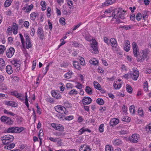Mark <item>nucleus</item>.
<instances>
[{"mask_svg": "<svg viewBox=\"0 0 151 151\" xmlns=\"http://www.w3.org/2000/svg\"><path fill=\"white\" fill-rule=\"evenodd\" d=\"M92 41L91 44L92 49L91 52L95 54H98L99 53V50L98 49L97 42L95 39H92Z\"/></svg>", "mask_w": 151, "mask_h": 151, "instance_id": "obj_4", "label": "nucleus"}, {"mask_svg": "<svg viewBox=\"0 0 151 151\" xmlns=\"http://www.w3.org/2000/svg\"><path fill=\"white\" fill-rule=\"evenodd\" d=\"M73 65L74 67L76 69L78 70H81V68L80 67V64L78 62L76 61H73Z\"/></svg>", "mask_w": 151, "mask_h": 151, "instance_id": "obj_17", "label": "nucleus"}, {"mask_svg": "<svg viewBox=\"0 0 151 151\" xmlns=\"http://www.w3.org/2000/svg\"><path fill=\"white\" fill-rule=\"evenodd\" d=\"M11 63L15 67L17 68L16 69V71H18L20 69V61L17 60H14L11 61Z\"/></svg>", "mask_w": 151, "mask_h": 151, "instance_id": "obj_8", "label": "nucleus"}, {"mask_svg": "<svg viewBox=\"0 0 151 151\" xmlns=\"http://www.w3.org/2000/svg\"><path fill=\"white\" fill-rule=\"evenodd\" d=\"M33 5L32 4L30 5L26 9L25 12H29L33 7Z\"/></svg>", "mask_w": 151, "mask_h": 151, "instance_id": "obj_46", "label": "nucleus"}, {"mask_svg": "<svg viewBox=\"0 0 151 151\" xmlns=\"http://www.w3.org/2000/svg\"><path fill=\"white\" fill-rule=\"evenodd\" d=\"M19 36L21 40V43L23 48H25V41L24 38L22 34H19Z\"/></svg>", "mask_w": 151, "mask_h": 151, "instance_id": "obj_25", "label": "nucleus"}, {"mask_svg": "<svg viewBox=\"0 0 151 151\" xmlns=\"http://www.w3.org/2000/svg\"><path fill=\"white\" fill-rule=\"evenodd\" d=\"M13 29L14 30H18V27L17 25V24L15 23H13V27H12Z\"/></svg>", "mask_w": 151, "mask_h": 151, "instance_id": "obj_60", "label": "nucleus"}, {"mask_svg": "<svg viewBox=\"0 0 151 151\" xmlns=\"http://www.w3.org/2000/svg\"><path fill=\"white\" fill-rule=\"evenodd\" d=\"M119 122V120L116 118H114L111 120L110 122V126H114Z\"/></svg>", "mask_w": 151, "mask_h": 151, "instance_id": "obj_12", "label": "nucleus"}, {"mask_svg": "<svg viewBox=\"0 0 151 151\" xmlns=\"http://www.w3.org/2000/svg\"><path fill=\"white\" fill-rule=\"evenodd\" d=\"M59 138H54L52 137H50L49 138V139L52 142H56L58 141V140H59Z\"/></svg>", "mask_w": 151, "mask_h": 151, "instance_id": "obj_55", "label": "nucleus"}, {"mask_svg": "<svg viewBox=\"0 0 151 151\" xmlns=\"http://www.w3.org/2000/svg\"><path fill=\"white\" fill-rule=\"evenodd\" d=\"M77 94V91L75 89H73L69 92L70 95L76 94Z\"/></svg>", "mask_w": 151, "mask_h": 151, "instance_id": "obj_58", "label": "nucleus"}, {"mask_svg": "<svg viewBox=\"0 0 151 151\" xmlns=\"http://www.w3.org/2000/svg\"><path fill=\"white\" fill-rule=\"evenodd\" d=\"M41 5L42 6V11L45 10L46 9V4L44 1H42L41 2Z\"/></svg>", "mask_w": 151, "mask_h": 151, "instance_id": "obj_28", "label": "nucleus"}, {"mask_svg": "<svg viewBox=\"0 0 151 151\" xmlns=\"http://www.w3.org/2000/svg\"><path fill=\"white\" fill-rule=\"evenodd\" d=\"M133 26L132 25H129L128 26L124 25V26L121 27L120 28L125 30H127L128 29H130Z\"/></svg>", "mask_w": 151, "mask_h": 151, "instance_id": "obj_29", "label": "nucleus"}, {"mask_svg": "<svg viewBox=\"0 0 151 151\" xmlns=\"http://www.w3.org/2000/svg\"><path fill=\"white\" fill-rule=\"evenodd\" d=\"M80 61L81 64V65H85V62L83 58L81 57V59H80Z\"/></svg>", "mask_w": 151, "mask_h": 151, "instance_id": "obj_57", "label": "nucleus"}, {"mask_svg": "<svg viewBox=\"0 0 151 151\" xmlns=\"http://www.w3.org/2000/svg\"><path fill=\"white\" fill-rule=\"evenodd\" d=\"M51 9L50 7H48L47 9V16L50 17L51 15Z\"/></svg>", "mask_w": 151, "mask_h": 151, "instance_id": "obj_53", "label": "nucleus"}, {"mask_svg": "<svg viewBox=\"0 0 151 151\" xmlns=\"http://www.w3.org/2000/svg\"><path fill=\"white\" fill-rule=\"evenodd\" d=\"M148 84L147 81L144 83V88L145 91H147L148 89Z\"/></svg>", "mask_w": 151, "mask_h": 151, "instance_id": "obj_50", "label": "nucleus"}, {"mask_svg": "<svg viewBox=\"0 0 151 151\" xmlns=\"http://www.w3.org/2000/svg\"><path fill=\"white\" fill-rule=\"evenodd\" d=\"M5 62L4 60L1 58H0V65H1L0 68L1 69H2L3 66L5 65Z\"/></svg>", "mask_w": 151, "mask_h": 151, "instance_id": "obj_36", "label": "nucleus"}, {"mask_svg": "<svg viewBox=\"0 0 151 151\" xmlns=\"http://www.w3.org/2000/svg\"><path fill=\"white\" fill-rule=\"evenodd\" d=\"M50 64H51L50 63H49L48 65H47L46 67L45 68V70H43V73L44 74V75H45L47 73V72L49 69V66Z\"/></svg>", "mask_w": 151, "mask_h": 151, "instance_id": "obj_52", "label": "nucleus"}, {"mask_svg": "<svg viewBox=\"0 0 151 151\" xmlns=\"http://www.w3.org/2000/svg\"><path fill=\"white\" fill-rule=\"evenodd\" d=\"M7 119H8L7 117L6 116H2L1 118V120L2 122L5 123L7 121Z\"/></svg>", "mask_w": 151, "mask_h": 151, "instance_id": "obj_48", "label": "nucleus"}, {"mask_svg": "<svg viewBox=\"0 0 151 151\" xmlns=\"http://www.w3.org/2000/svg\"><path fill=\"white\" fill-rule=\"evenodd\" d=\"M91 149L89 147L86 145H83L81 146L80 151H91Z\"/></svg>", "mask_w": 151, "mask_h": 151, "instance_id": "obj_13", "label": "nucleus"}, {"mask_svg": "<svg viewBox=\"0 0 151 151\" xmlns=\"http://www.w3.org/2000/svg\"><path fill=\"white\" fill-rule=\"evenodd\" d=\"M18 123H20L23 121V119L22 117H18L16 119Z\"/></svg>", "mask_w": 151, "mask_h": 151, "instance_id": "obj_64", "label": "nucleus"}, {"mask_svg": "<svg viewBox=\"0 0 151 151\" xmlns=\"http://www.w3.org/2000/svg\"><path fill=\"white\" fill-rule=\"evenodd\" d=\"M104 125L103 124H101L99 128V131L101 132H102L104 131Z\"/></svg>", "mask_w": 151, "mask_h": 151, "instance_id": "obj_49", "label": "nucleus"}, {"mask_svg": "<svg viewBox=\"0 0 151 151\" xmlns=\"http://www.w3.org/2000/svg\"><path fill=\"white\" fill-rule=\"evenodd\" d=\"M26 47L27 49L30 48L32 46L31 42L30 40L26 42Z\"/></svg>", "mask_w": 151, "mask_h": 151, "instance_id": "obj_37", "label": "nucleus"}, {"mask_svg": "<svg viewBox=\"0 0 151 151\" xmlns=\"http://www.w3.org/2000/svg\"><path fill=\"white\" fill-rule=\"evenodd\" d=\"M132 48L134 55L137 58L138 62H142L147 57V53L144 50H141L139 52L137 44L135 42L132 43Z\"/></svg>", "mask_w": 151, "mask_h": 151, "instance_id": "obj_1", "label": "nucleus"}, {"mask_svg": "<svg viewBox=\"0 0 151 151\" xmlns=\"http://www.w3.org/2000/svg\"><path fill=\"white\" fill-rule=\"evenodd\" d=\"M38 14H37L35 12L32 13L30 15L31 19L32 20H35L36 18V17L38 16Z\"/></svg>", "mask_w": 151, "mask_h": 151, "instance_id": "obj_22", "label": "nucleus"}, {"mask_svg": "<svg viewBox=\"0 0 151 151\" xmlns=\"http://www.w3.org/2000/svg\"><path fill=\"white\" fill-rule=\"evenodd\" d=\"M138 113L140 116L142 117H143L144 116L143 110L142 109L139 108L138 109Z\"/></svg>", "mask_w": 151, "mask_h": 151, "instance_id": "obj_43", "label": "nucleus"}, {"mask_svg": "<svg viewBox=\"0 0 151 151\" xmlns=\"http://www.w3.org/2000/svg\"><path fill=\"white\" fill-rule=\"evenodd\" d=\"M5 49L6 48L4 45H0V54L4 52Z\"/></svg>", "mask_w": 151, "mask_h": 151, "instance_id": "obj_41", "label": "nucleus"}, {"mask_svg": "<svg viewBox=\"0 0 151 151\" xmlns=\"http://www.w3.org/2000/svg\"><path fill=\"white\" fill-rule=\"evenodd\" d=\"M129 111L131 113L133 114L135 112V107L134 106H131L129 108Z\"/></svg>", "mask_w": 151, "mask_h": 151, "instance_id": "obj_38", "label": "nucleus"}, {"mask_svg": "<svg viewBox=\"0 0 151 151\" xmlns=\"http://www.w3.org/2000/svg\"><path fill=\"white\" fill-rule=\"evenodd\" d=\"M14 137L12 135H6L3 136L1 138V139L2 141L3 144L4 145H6L9 142H11L14 140Z\"/></svg>", "mask_w": 151, "mask_h": 151, "instance_id": "obj_2", "label": "nucleus"}, {"mask_svg": "<svg viewBox=\"0 0 151 151\" xmlns=\"http://www.w3.org/2000/svg\"><path fill=\"white\" fill-rule=\"evenodd\" d=\"M114 88L115 89H119L121 87V84H117L116 83H114L113 84Z\"/></svg>", "mask_w": 151, "mask_h": 151, "instance_id": "obj_47", "label": "nucleus"}, {"mask_svg": "<svg viewBox=\"0 0 151 151\" xmlns=\"http://www.w3.org/2000/svg\"><path fill=\"white\" fill-rule=\"evenodd\" d=\"M54 108L56 111L62 114H66L68 113V111L66 110L65 108L61 106H57L54 107Z\"/></svg>", "mask_w": 151, "mask_h": 151, "instance_id": "obj_3", "label": "nucleus"}, {"mask_svg": "<svg viewBox=\"0 0 151 151\" xmlns=\"http://www.w3.org/2000/svg\"><path fill=\"white\" fill-rule=\"evenodd\" d=\"M96 102L100 105H102L104 104V101L102 99L98 98L96 100Z\"/></svg>", "mask_w": 151, "mask_h": 151, "instance_id": "obj_34", "label": "nucleus"}, {"mask_svg": "<svg viewBox=\"0 0 151 151\" xmlns=\"http://www.w3.org/2000/svg\"><path fill=\"white\" fill-rule=\"evenodd\" d=\"M85 91H86L89 94H91L92 90L91 89L89 86H86Z\"/></svg>", "mask_w": 151, "mask_h": 151, "instance_id": "obj_33", "label": "nucleus"}, {"mask_svg": "<svg viewBox=\"0 0 151 151\" xmlns=\"http://www.w3.org/2000/svg\"><path fill=\"white\" fill-rule=\"evenodd\" d=\"M126 89L128 92L130 93L132 92V88L130 85H127L126 86Z\"/></svg>", "mask_w": 151, "mask_h": 151, "instance_id": "obj_31", "label": "nucleus"}, {"mask_svg": "<svg viewBox=\"0 0 151 151\" xmlns=\"http://www.w3.org/2000/svg\"><path fill=\"white\" fill-rule=\"evenodd\" d=\"M64 105L66 108H70L71 107V104L68 101L65 102L64 103Z\"/></svg>", "mask_w": 151, "mask_h": 151, "instance_id": "obj_45", "label": "nucleus"}, {"mask_svg": "<svg viewBox=\"0 0 151 151\" xmlns=\"http://www.w3.org/2000/svg\"><path fill=\"white\" fill-rule=\"evenodd\" d=\"M15 127H12L6 129H5L4 131L5 133H15Z\"/></svg>", "mask_w": 151, "mask_h": 151, "instance_id": "obj_14", "label": "nucleus"}, {"mask_svg": "<svg viewBox=\"0 0 151 151\" xmlns=\"http://www.w3.org/2000/svg\"><path fill=\"white\" fill-rule=\"evenodd\" d=\"M133 73L130 74L131 78L133 80L136 81L139 76V73L137 69L134 68L132 69Z\"/></svg>", "mask_w": 151, "mask_h": 151, "instance_id": "obj_6", "label": "nucleus"}, {"mask_svg": "<svg viewBox=\"0 0 151 151\" xmlns=\"http://www.w3.org/2000/svg\"><path fill=\"white\" fill-rule=\"evenodd\" d=\"M142 16L140 13H138L136 16V19L138 21H140L142 19Z\"/></svg>", "mask_w": 151, "mask_h": 151, "instance_id": "obj_42", "label": "nucleus"}, {"mask_svg": "<svg viewBox=\"0 0 151 151\" xmlns=\"http://www.w3.org/2000/svg\"><path fill=\"white\" fill-rule=\"evenodd\" d=\"M10 142H9L7 144L5 145L8 147L7 149H11L14 147L15 146V144L14 143H9Z\"/></svg>", "mask_w": 151, "mask_h": 151, "instance_id": "obj_21", "label": "nucleus"}, {"mask_svg": "<svg viewBox=\"0 0 151 151\" xmlns=\"http://www.w3.org/2000/svg\"><path fill=\"white\" fill-rule=\"evenodd\" d=\"M67 3L68 6H69V8L70 9H73V2L71 0H67Z\"/></svg>", "mask_w": 151, "mask_h": 151, "instance_id": "obj_23", "label": "nucleus"}, {"mask_svg": "<svg viewBox=\"0 0 151 151\" xmlns=\"http://www.w3.org/2000/svg\"><path fill=\"white\" fill-rule=\"evenodd\" d=\"M68 64L67 63L63 62L60 64V66L63 68H66L68 65Z\"/></svg>", "mask_w": 151, "mask_h": 151, "instance_id": "obj_54", "label": "nucleus"}, {"mask_svg": "<svg viewBox=\"0 0 151 151\" xmlns=\"http://www.w3.org/2000/svg\"><path fill=\"white\" fill-rule=\"evenodd\" d=\"M73 74L72 72H71L70 73L69 72L67 73L65 75V77L66 78L69 79L71 78V74Z\"/></svg>", "mask_w": 151, "mask_h": 151, "instance_id": "obj_44", "label": "nucleus"}, {"mask_svg": "<svg viewBox=\"0 0 151 151\" xmlns=\"http://www.w3.org/2000/svg\"><path fill=\"white\" fill-rule=\"evenodd\" d=\"M104 42L107 43V44L109 45V44L110 41H109L107 37H104Z\"/></svg>", "mask_w": 151, "mask_h": 151, "instance_id": "obj_63", "label": "nucleus"}, {"mask_svg": "<svg viewBox=\"0 0 151 151\" xmlns=\"http://www.w3.org/2000/svg\"><path fill=\"white\" fill-rule=\"evenodd\" d=\"M15 52V50L13 47H10L6 51V55L8 58H11Z\"/></svg>", "mask_w": 151, "mask_h": 151, "instance_id": "obj_9", "label": "nucleus"}, {"mask_svg": "<svg viewBox=\"0 0 151 151\" xmlns=\"http://www.w3.org/2000/svg\"><path fill=\"white\" fill-rule=\"evenodd\" d=\"M93 84L95 88L99 90H101V86L96 81H94L93 82Z\"/></svg>", "mask_w": 151, "mask_h": 151, "instance_id": "obj_20", "label": "nucleus"}, {"mask_svg": "<svg viewBox=\"0 0 151 151\" xmlns=\"http://www.w3.org/2000/svg\"><path fill=\"white\" fill-rule=\"evenodd\" d=\"M5 123L8 125H11L13 124L14 121L10 118L8 117V119Z\"/></svg>", "mask_w": 151, "mask_h": 151, "instance_id": "obj_30", "label": "nucleus"}, {"mask_svg": "<svg viewBox=\"0 0 151 151\" xmlns=\"http://www.w3.org/2000/svg\"><path fill=\"white\" fill-rule=\"evenodd\" d=\"M145 129L148 132H150L151 131V124H150L147 125L145 127Z\"/></svg>", "mask_w": 151, "mask_h": 151, "instance_id": "obj_39", "label": "nucleus"}, {"mask_svg": "<svg viewBox=\"0 0 151 151\" xmlns=\"http://www.w3.org/2000/svg\"><path fill=\"white\" fill-rule=\"evenodd\" d=\"M11 0H6L4 3V6L5 7H7L9 6L12 3Z\"/></svg>", "mask_w": 151, "mask_h": 151, "instance_id": "obj_32", "label": "nucleus"}, {"mask_svg": "<svg viewBox=\"0 0 151 151\" xmlns=\"http://www.w3.org/2000/svg\"><path fill=\"white\" fill-rule=\"evenodd\" d=\"M42 33H43V31L41 27H39L37 29V33L39 35L42 34Z\"/></svg>", "mask_w": 151, "mask_h": 151, "instance_id": "obj_61", "label": "nucleus"}, {"mask_svg": "<svg viewBox=\"0 0 151 151\" xmlns=\"http://www.w3.org/2000/svg\"><path fill=\"white\" fill-rule=\"evenodd\" d=\"M125 12L126 11L123 10L122 9H120L119 8L117 11L116 14H122V15H124V14Z\"/></svg>", "mask_w": 151, "mask_h": 151, "instance_id": "obj_40", "label": "nucleus"}, {"mask_svg": "<svg viewBox=\"0 0 151 151\" xmlns=\"http://www.w3.org/2000/svg\"><path fill=\"white\" fill-rule=\"evenodd\" d=\"M89 63L91 64L95 65L98 64V62L97 60L93 58L90 60Z\"/></svg>", "mask_w": 151, "mask_h": 151, "instance_id": "obj_19", "label": "nucleus"}, {"mask_svg": "<svg viewBox=\"0 0 151 151\" xmlns=\"http://www.w3.org/2000/svg\"><path fill=\"white\" fill-rule=\"evenodd\" d=\"M11 95L14 96L21 101H24L25 99L24 95L23 94L19 93L17 91H14L11 92Z\"/></svg>", "mask_w": 151, "mask_h": 151, "instance_id": "obj_5", "label": "nucleus"}, {"mask_svg": "<svg viewBox=\"0 0 151 151\" xmlns=\"http://www.w3.org/2000/svg\"><path fill=\"white\" fill-rule=\"evenodd\" d=\"M122 120L123 121L127 122H129L131 120V118L130 117H128V116H126L123 118L122 119Z\"/></svg>", "mask_w": 151, "mask_h": 151, "instance_id": "obj_35", "label": "nucleus"}, {"mask_svg": "<svg viewBox=\"0 0 151 151\" xmlns=\"http://www.w3.org/2000/svg\"><path fill=\"white\" fill-rule=\"evenodd\" d=\"M110 42H111V45L112 47H116L117 45V41L114 38H111L110 40Z\"/></svg>", "mask_w": 151, "mask_h": 151, "instance_id": "obj_15", "label": "nucleus"}, {"mask_svg": "<svg viewBox=\"0 0 151 151\" xmlns=\"http://www.w3.org/2000/svg\"><path fill=\"white\" fill-rule=\"evenodd\" d=\"M6 72L9 74H12L13 72V70H12V66L10 65H7L6 67Z\"/></svg>", "mask_w": 151, "mask_h": 151, "instance_id": "obj_16", "label": "nucleus"}, {"mask_svg": "<svg viewBox=\"0 0 151 151\" xmlns=\"http://www.w3.org/2000/svg\"><path fill=\"white\" fill-rule=\"evenodd\" d=\"M25 128L23 127H15V133H20L23 131Z\"/></svg>", "mask_w": 151, "mask_h": 151, "instance_id": "obj_27", "label": "nucleus"}, {"mask_svg": "<svg viewBox=\"0 0 151 151\" xmlns=\"http://www.w3.org/2000/svg\"><path fill=\"white\" fill-rule=\"evenodd\" d=\"M24 36L25 38L26 42L27 41L30 40V38H29V36L28 34H24Z\"/></svg>", "mask_w": 151, "mask_h": 151, "instance_id": "obj_59", "label": "nucleus"}, {"mask_svg": "<svg viewBox=\"0 0 151 151\" xmlns=\"http://www.w3.org/2000/svg\"><path fill=\"white\" fill-rule=\"evenodd\" d=\"M139 138V135L137 134H133L131 136L129 137V140L132 143H136L138 141Z\"/></svg>", "mask_w": 151, "mask_h": 151, "instance_id": "obj_7", "label": "nucleus"}, {"mask_svg": "<svg viewBox=\"0 0 151 151\" xmlns=\"http://www.w3.org/2000/svg\"><path fill=\"white\" fill-rule=\"evenodd\" d=\"M91 101V98L89 97H84L82 100L83 104L84 105L89 104Z\"/></svg>", "mask_w": 151, "mask_h": 151, "instance_id": "obj_10", "label": "nucleus"}, {"mask_svg": "<svg viewBox=\"0 0 151 151\" xmlns=\"http://www.w3.org/2000/svg\"><path fill=\"white\" fill-rule=\"evenodd\" d=\"M57 128L56 129V130L61 131H64V127L61 124H58Z\"/></svg>", "mask_w": 151, "mask_h": 151, "instance_id": "obj_26", "label": "nucleus"}, {"mask_svg": "<svg viewBox=\"0 0 151 151\" xmlns=\"http://www.w3.org/2000/svg\"><path fill=\"white\" fill-rule=\"evenodd\" d=\"M6 104L8 106L14 107H16V105H17L16 103L13 101H6Z\"/></svg>", "mask_w": 151, "mask_h": 151, "instance_id": "obj_18", "label": "nucleus"}, {"mask_svg": "<svg viewBox=\"0 0 151 151\" xmlns=\"http://www.w3.org/2000/svg\"><path fill=\"white\" fill-rule=\"evenodd\" d=\"M105 151H113L112 147H111L109 145H107L106 147Z\"/></svg>", "mask_w": 151, "mask_h": 151, "instance_id": "obj_51", "label": "nucleus"}, {"mask_svg": "<svg viewBox=\"0 0 151 151\" xmlns=\"http://www.w3.org/2000/svg\"><path fill=\"white\" fill-rule=\"evenodd\" d=\"M29 23L28 21H25L24 23V26L27 28L29 26Z\"/></svg>", "mask_w": 151, "mask_h": 151, "instance_id": "obj_62", "label": "nucleus"}, {"mask_svg": "<svg viewBox=\"0 0 151 151\" xmlns=\"http://www.w3.org/2000/svg\"><path fill=\"white\" fill-rule=\"evenodd\" d=\"M59 21L62 25H64L65 24V19L64 18H60L59 20Z\"/></svg>", "mask_w": 151, "mask_h": 151, "instance_id": "obj_56", "label": "nucleus"}, {"mask_svg": "<svg viewBox=\"0 0 151 151\" xmlns=\"http://www.w3.org/2000/svg\"><path fill=\"white\" fill-rule=\"evenodd\" d=\"M113 143L115 145H119L122 143V142L119 139H116L113 142Z\"/></svg>", "mask_w": 151, "mask_h": 151, "instance_id": "obj_24", "label": "nucleus"}, {"mask_svg": "<svg viewBox=\"0 0 151 151\" xmlns=\"http://www.w3.org/2000/svg\"><path fill=\"white\" fill-rule=\"evenodd\" d=\"M115 0H106V1L102 4V6H108L114 3Z\"/></svg>", "mask_w": 151, "mask_h": 151, "instance_id": "obj_11", "label": "nucleus"}]
</instances>
